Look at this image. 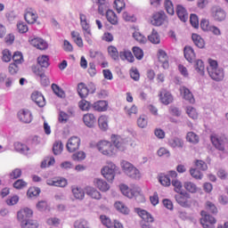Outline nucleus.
<instances>
[{"label":"nucleus","mask_w":228,"mask_h":228,"mask_svg":"<svg viewBox=\"0 0 228 228\" xmlns=\"http://www.w3.org/2000/svg\"><path fill=\"white\" fill-rule=\"evenodd\" d=\"M110 142L106 140L99 142L96 145L98 151L105 156L113 157L117 154V150L124 151L127 148V142L120 136L112 135L110 137Z\"/></svg>","instance_id":"1"},{"label":"nucleus","mask_w":228,"mask_h":228,"mask_svg":"<svg viewBox=\"0 0 228 228\" xmlns=\"http://www.w3.org/2000/svg\"><path fill=\"white\" fill-rule=\"evenodd\" d=\"M208 66L207 68L209 77L216 82H220L224 77L223 68L218 67V63L216 60L208 59Z\"/></svg>","instance_id":"2"},{"label":"nucleus","mask_w":228,"mask_h":228,"mask_svg":"<svg viewBox=\"0 0 228 228\" xmlns=\"http://www.w3.org/2000/svg\"><path fill=\"white\" fill-rule=\"evenodd\" d=\"M121 170L123 173L127 175V177L134 180H140L142 174L138 168H136L133 164L127 160H121L120 163Z\"/></svg>","instance_id":"3"},{"label":"nucleus","mask_w":228,"mask_h":228,"mask_svg":"<svg viewBox=\"0 0 228 228\" xmlns=\"http://www.w3.org/2000/svg\"><path fill=\"white\" fill-rule=\"evenodd\" d=\"M119 191H121V194H123V196L126 197L127 199L137 200L140 198L141 200H143L142 190L139 186L129 188L126 184L123 183L119 185Z\"/></svg>","instance_id":"4"},{"label":"nucleus","mask_w":228,"mask_h":228,"mask_svg":"<svg viewBox=\"0 0 228 228\" xmlns=\"http://www.w3.org/2000/svg\"><path fill=\"white\" fill-rule=\"evenodd\" d=\"M79 17H80V25L82 28L85 41L89 45H93L94 41H93V33H92V29H91V25H90L89 21L87 20V18L85 14L81 13Z\"/></svg>","instance_id":"5"},{"label":"nucleus","mask_w":228,"mask_h":228,"mask_svg":"<svg viewBox=\"0 0 228 228\" xmlns=\"http://www.w3.org/2000/svg\"><path fill=\"white\" fill-rule=\"evenodd\" d=\"M191 194L185 191H181L175 195L176 203L184 208H191L192 201L191 200Z\"/></svg>","instance_id":"6"},{"label":"nucleus","mask_w":228,"mask_h":228,"mask_svg":"<svg viewBox=\"0 0 228 228\" xmlns=\"http://www.w3.org/2000/svg\"><path fill=\"white\" fill-rule=\"evenodd\" d=\"M117 166L113 162L108 164L102 168V174L108 182H113L116 177Z\"/></svg>","instance_id":"7"},{"label":"nucleus","mask_w":228,"mask_h":228,"mask_svg":"<svg viewBox=\"0 0 228 228\" xmlns=\"http://www.w3.org/2000/svg\"><path fill=\"white\" fill-rule=\"evenodd\" d=\"M213 145L219 151H224L228 145V139L224 135L213 134L210 137Z\"/></svg>","instance_id":"8"},{"label":"nucleus","mask_w":228,"mask_h":228,"mask_svg":"<svg viewBox=\"0 0 228 228\" xmlns=\"http://www.w3.org/2000/svg\"><path fill=\"white\" fill-rule=\"evenodd\" d=\"M201 216L200 223L203 228H215L216 220L214 216L208 215V212L204 210L201 211Z\"/></svg>","instance_id":"9"},{"label":"nucleus","mask_w":228,"mask_h":228,"mask_svg":"<svg viewBox=\"0 0 228 228\" xmlns=\"http://www.w3.org/2000/svg\"><path fill=\"white\" fill-rule=\"evenodd\" d=\"M33 216V210L29 208H24L18 211L17 219L21 224L29 220Z\"/></svg>","instance_id":"10"},{"label":"nucleus","mask_w":228,"mask_h":228,"mask_svg":"<svg viewBox=\"0 0 228 228\" xmlns=\"http://www.w3.org/2000/svg\"><path fill=\"white\" fill-rule=\"evenodd\" d=\"M179 92L182 98L188 102L190 104L195 103V98L193 97V93H191V89H188V87L185 86H181Z\"/></svg>","instance_id":"11"},{"label":"nucleus","mask_w":228,"mask_h":228,"mask_svg":"<svg viewBox=\"0 0 228 228\" xmlns=\"http://www.w3.org/2000/svg\"><path fill=\"white\" fill-rule=\"evenodd\" d=\"M159 97L160 102L164 105H169L174 102V96L172 93H170V91H166V89H161V91H159Z\"/></svg>","instance_id":"12"},{"label":"nucleus","mask_w":228,"mask_h":228,"mask_svg":"<svg viewBox=\"0 0 228 228\" xmlns=\"http://www.w3.org/2000/svg\"><path fill=\"white\" fill-rule=\"evenodd\" d=\"M46 184L52 187L65 188L68 185V181L63 177H55L46 180Z\"/></svg>","instance_id":"13"},{"label":"nucleus","mask_w":228,"mask_h":228,"mask_svg":"<svg viewBox=\"0 0 228 228\" xmlns=\"http://www.w3.org/2000/svg\"><path fill=\"white\" fill-rule=\"evenodd\" d=\"M167 20V16L165 12H156L153 14L151 22L153 26L160 27L166 22Z\"/></svg>","instance_id":"14"},{"label":"nucleus","mask_w":228,"mask_h":228,"mask_svg":"<svg viewBox=\"0 0 228 228\" xmlns=\"http://www.w3.org/2000/svg\"><path fill=\"white\" fill-rule=\"evenodd\" d=\"M29 43L32 46L41 51L47 50L48 47L47 42L41 37H34L29 39Z\"/></svg>","instance_id":"15"},{"label":"nucleus","mask_w":228,"mask_h":228,"mask_svg":"<svg viewBox=\"0 0 228 228\" xmlns=\"http://www.w3.org/2000/svg\"><path fill=\"white\" fill-rule=\"evenodd\" d=\"M158 59H159V61L162 64L161 67L164 69H169L168 55L166 51H164L163 49H159L158 50Z\"/></svg>","instance_id":"16"},{"label":"nucleus","mask_w":228,"mask_h":228,"mask_svg":"<svg viewBox=\"0 0 228 228\" xmlns=\"http://www.w3.org/2000/svg\"><path fill=\"white\" fill-rule=\"evenodd\" d=\"M135 212L137 213V215L146 223H150L152 224L154 223L155 219L152 216V215L151 213H149L147 210L145 209H142L140 208H135Z\"/></svg>","instance_id":"17"},{"label":"nucleus","mask_w":228,"mask_h":228,"mask_svg":"<svg viewBox=\"0 0 228 228\" xmlns=\"http://www.w3.org/2000/svg\"><path fill=\"white\" fill-rule=\"evenodd\" d=\"M135 212L137 213V215L146 223H150L152 224L154 223L155 219L152 216V215L151 213H149L147 210L145 209H142L140 208H135Z\"/></svg>","instance_id":"18"},{"label":"nucleus","mask_w":228,"mask_h":228,"mask_svg":"<svg viewBox=\"0 0 228 228\" xmlns=\"http://www.w3.org/2000/svg\"><path fill=\"white\" fill-rule=\"evenodd\" d=\"M135 212L137 213V215L146 223H150L152 224L154 223L155 219L152 216V215L151 213H149L147 210L145 209H142L140 208H135Z\"/></svg>","instance_id":"19"},{"label":"nucleus","mask_w":228,"mask_h":228,"mask_svg":"<svg viewBox=\"0 0 228 228\" xmlns=\"http://www.w3.org/2000/svg\"><path fill=\"white\" fill-rule=\"evenodd\" d=\"M176 15L178 17V19L182 21V22H187L189 20V13L187 9L182 5V4H177L176 5Z\"/></svg>","instance_id":"20"},{"label":"nucleus","mask_w":228,"mask_h":228,"mask_svg":"<svg viewBox=\"0 0 228 228\" xmlns=\"http://www.w3.org/2000/svg\"><path fill=\"white\" fill-rule=\"evenodd\" d=\"M94 186L102 192H107L110 190V184L103 179L95 178L94 180Z\"/></svg>","instance_id":"21"},{"label":"nucleus","mask_w":228,"mask_h":228,"mask_svg":"<svg viewBox=\"0 0 228 228\" xmlns=\"http://www.w3.org/2000/svg\"><path fill=\"white\" fill-rule=\"evenodd\" d=\"M32 101L40 108L45 106V98H44V94L42 93H38V91H34L31 94Z\"/></svg>","instance_id":"22"},{"label":"nucleus","mask_w":228,"mask_h":228,"mask_svg":"<svg viewBox=\"0 0 228 228\" xmlns=\"http://www.w3.org/2000/svg\"><path fill=\"white\" fill-rule=\"evenodd\" d=\"M80 139L77 136L71 137L67 143V149L69 152H74L79 148Z\"/></svg>","instance_id":"23"},{"label":"nucleus","mask_w":228,"mask_h":228,"mask_svg":"<svg viewBox=\"0 0 228 228\" xmlns=\"http://www.w3.org/2000/svg\"><path fill=\"white\" fill-rule=\"evenodd\" d=\"M18 118L23 123H31L33 120V116L31 115V111L28 110H22L18 112Z\"/></svg>","instance_id":"24"},{"label":"nucleus","mask_w":228,"mask_h":228,"mask_svg":"<svg viewBox=\"0 0 228 228\" xmlns=\"http://www.w3.org/2000/svg\"><path fill=\"white\" fill-rule=\"evenodd\" d=\"M86 193L87 196H89L93 200H100L102 199L101 192L94 187L87 186L86 188Z\"/></svg>","instance_id":"25"},{"label":"nucleus","mask_w":228,"mask_h":228,"mask_svg":"<svg viewBox=\"0 0 228 228\" xmlns=\"http://www.w3.org/2000/svg\"><path fill=\"white\" fill-rule=\"evenodd\" d=\"M94 4H97L99 13L101 15H104L105 12H107L110 4L106 0H92Z\"/></svg>","instance_id":"26"},{"label":"nucleus","mask_w":228,"mask_h":228,"mask_svg":"<svg viewBox=\"0 0 228 228\" xmlns=\"http://www.w3.org/2000/svg\"><path fill=\"white\" fill-rule=\"evenodd\" d=\"M213 19L217 22L224 21V20L226 19L225 12L220 7L214 9Z\"/></svg>","instance_id":"27"},{"label":"nucleus","mask_w":228,"mask_h":228,"mask_svg":"<svg viewBox=\"0 0 228 228\" xmlns=\"http://www.w3.org/2000/svg\"><path fill=\"white\" fill-rule=\"evenodd\" d=\"M168 145L173 149H183L184 147V141L179 137H173L168 140Z\"/></svg>","instance_id":"28"},{"label":"nucleus","mask_w":228,"mask_h":228,"mask_svg":"<svg viewBox=\"0 0 228 228\" xmlns=\"http://www.w3.org/2000/svg\"><path fill=\"white\" fill-rule=\"evenodd\" d=\"M183 53H184V58L186 59L187 61L189 62L195 61V58H196L195 51L191 46H185Z\"/></svg>","instance_id":"29"},{"label":"nucleus","mask_w":228,"mask_h":228,"mask_svg":"<svg viewBox=\"0 0 228 228\" xmlns=\"http://www.w3.org/2000/svg\"><path fill=\"white\" fill-rule=\"evenodd\" d=\"M183 188L187 192H189L191 194H195V193L199 192V187L197 186V184L191 181L184 182Z\"/></svg>","instance_id":"30"},{"label":"nucleus","mask_w":228,"mask_h":228,"mask_svg":"<svg viewBox=\"0 0 228 228\" xmlns=\"http://www.w3.org/2000/svg\"><path fill=\"white\" fill-rule=\"evenodd\" d=\"M148 41L152 45H159L161 37L156 29H152L151 33L148 36Z\"/></svg>","instance_id":"31"},{"label":"nucleus","mask_w":228,"mask_h":228,"mask_svg":"<svg viewBox=\"0 0 228 228\" xmlns=\"http://www.w3.org/2000/svg\"><path fill=\"white\" fill-rule=\"evenodd\" d=\"M83 121L86 126L92 128L96 123V118L94 114L88 113L84 116Z\"/></svg>","instance_id":"32"},{"label":"nucleus","mask_w":228,"mask_h":228,"mask_svg":"<svg viewBox=\"0 0 228 228\" xmlns=\"http://www.w3.org/2000/svg\"><path fill=\"white\" fill-rule=\"evenodd\" d=\"M24 19L28 24H35L37 22V20L38 19V15L37 12L33 11H28L25 13Z\"/></svg>","instance_id":"33"},{"label":"nucleus","mask_w":228,"mask_h":228,"mask_svg":"<svg viewBox=\"0 0 228 228\" xmlns=\"http://www.w3.org/2000/svg\"><path fill=\"white\" fill-rule=\"evenodd\" d=\"M108 102L106 101H99L92 105V108L99 112H103L108 110Z\"/></svg>","instance_id":"34"},{"label":"nucleus","mask_w":228,"mask_h":228,"mask_svg":"<svg viewBox=\"0 0 228 228\" xmlns=\"http://www.w3.org/2000/svg\"><path fill=\"white\" fill-rule=\"evenodd\" d=\"M14 149L17 151H19L20 153H23L25 155L31 154L30 148L27 144H23L21 142H15L14 143Z\"/></svg>","instance_id":"35"},{"label":"nucleus","mask_w":228,"mask_h":228,"mask_svg":"<svg viewBox=\"0 0 228 228\" xmlns=\"http://www.w3.org/2000/svg\"><path fill=\"white\" fill-rule=\"evenodd\" d=\"M119 58H121V61H127L131 63L134 61V57L129 50H123L119 52Z\"/></svg>","instance_id":"36"},{"label":"nucleus","mask_w":228,"mask_h":228,"mask_svg":"<svg viewBox=\"0 0 228 228\" xmlns=\"http://www.w3.org/2000/svg\"><path fill=\"white\" fill-rule=\"evenodd\" d=\"M114 208L118 212L123 215H128L130 213V209L122 201H116V203H114Z\"/></svg>","instance_id":"37"},{"label":"nucleus","mask_w":228,"mask_h":228,"mask_svg":"<svg viewBox=\"0 0 228 228\" xmlns=\"http://www.w3.org/2000/svg\"><path fill=\"white\" fill-rule=\"evenodd\" d=\"M133 38L140 45H145L148 42L147 37L143 34H141L139 30L133 32Z\"/></svg>","instance_id":"38"},{"label":"nucleus","mask_w":228,"mask_h":228,"mask_svg":"<svg viewBox=\"0 0 228 228\" xmlns=\"http://www.w3.org/2000/svg\"><path fill=\"white\" fill-rule=\"evenodd\" d=\"M158 182L162 185L163 187H169L171 185V179L167 175L165 174H159L158 175Z\"/></svg>","instance_id":"39"},{"label":"nucleus","mask_w":228,"mask_h":228,"mask_svg":"<svg viewBox=\"0 0 228 228\" xmlns=\"http://www.w3.org/2000/svg\"><path fill=\"white\" fill-rule=\"evenodd\" d=\"M106 16L108 21L112 24V25H117L118 23V18L117 14L112 11L108 8L106 11Z\"/></svg>","instance_id":"40"},{"label":"nucleus","mask_w":228,"mask_h":228,"mask_svg":"<svg viewBox=\"0 0 228 228\" xmlns=\"http://www.w3.org/2000/svg\"><path fill=\"white\" fill-rule=\"evenodd\" d=\"M194 69L200 76H204L206 73V67L202 60H197L194 64Z\"/></svg>","instance_id":"41"},{"label":"nucleus","mask_w":228,"mask_h":228,"mask_svg":"<svg viewBox=\"0 0 228 228\" xmlns=\"http://www.w3.org/2000/svg\"><path fill=\"white\" fill-rule=\"evenodd\" d=\"M99 127L102 131H107L109 128V117L102 115L98 119Z\"/></svg>","instance_id":"42"},{"label":"nucleus","mask_w":228,"mask_h":228,"mask_svg":"<svg viewBox=\"0 0 228 228\" xmlns=\"http://www.w3.org/2000/svg\"><path fill=\"white\" fill-rule=\"evenodd\" d=\"M191 38H192V41H193L194 45L198 48L202 49L206 45V43L204 42V39L200 35L192 34Z\"/></svg>","instance_id":"43"},{"label":"nucleus","mask_w":228,"mask_h":228,"mask_svg":"<svg viewBox=\"0 0 228 228\" xmlns=\"http://www.w3.org/2000/svg\"><path fill=\"white\" fill-rule=\"evenodd\" d=\"M164 8L170 16H174L175 12V6L174 4L171 0H164Z\"/></svg>","instance_id":"44"},{"label":"nucleus","mask_w":228,"mask_h":228,"mask_svg":"<svg viewBox=\"0 0 228 228\" xmlns=\"http://www.w3.org/2000/svg\"><path fill=\"white\" fill-rule=\"evenodd\" d=\"M71 37L76 45L82 48L84 46L83 39L78 31H71Z\"/></svg>","instance_id":"45"},{"label":"nucleus","mask_w":228,"mask_h":228,"mask_svg":"<svg viewBox=\"0 0 228 228\" xmlns=\"http://www.w3.org/2000/svg\"><path fill=\"white\" fill-rule=\"evenodd\" d=\"M72 193L76 200H83L85 199V191L82 188L73 187Z\"/></svg>","instance_id":"46"},{"label":"nucleus","mask_w":228,"mask_h":228,"mask_svg":"<svg viewBox=\"0 0 228 228\" xmlns=\"http://www.w3.org/2000/svg\"><path fill=\"white\" fill-rule=\"evenodd\" d=\"M13 81V77H6L4 74H0V83H4L6 88L12 87Z\"/></svg>","instance_id":"47"},{"label":"nucleus","mask_w":228,"mask_h":228,"mask_svg":"<svg viewBox=\"0 0 228 228\" xmlns=\"http://www.w3.org/2000/svg\"><path fill=\"white\" fill-rule=\"evenodd\" d=\"M190 175H191V177L194 179V180H197V181H202V179L204 178V174H202V172H200L199 169L197 168H193L191 167L190 169Z\"/></svg>","instance_id":"48"},{"label":"nucleus","mask_w":228,"mask_h":228,"mask_svg":"<svg viewBox=\"0 0 228 228\" xmlns=\"http://www.w3.org/2000/svg\"><path fill=\"white\" fill-rule=\"evenodd\" d=\"M108 52H109V55L110 56V58H112V60H114V61L118 60V57L120 56V53H118L116 46L110 45L108 47Z\"/></svg>","instance_id":"49"},{"label":"nucleus","mask_w":228,"mask_h":228,"mask_svg":"<svg viewBox=\"0 0 228 228\" xmlns=\"http://www.w3.org/2000/svg\"><path fill=\"white\" fill-rule=\"evenodd\" d=\"M186 141L192 143V144H197L200 142L199 135L193 132H189L186 134Z\"/></svg>","instance_id":"50"},{"label":"nucleus","mask_w":228,"mask_h":228,"mask_svg":"<svg viewBox=\"0 0 228 228\" xmlns=\"http://www.w3.org/2000/svg\"><path fill=\"white\" fill-rule=\"evenodd\" d=\"M21 228H38V223L35 220L28 219L20 224Z\"/></svg>","instance_id":"51"},{"label":"nucleus","mask_w":228,"mask_h":228,"mask_svg":"<svg viewBox=\"0 0 228 228\" xmlns=\"http://www.w3.org/2000/svg\"><path fill=\"white\" fill-rule=\"evenodd\" d=\"M77 92L81 98H86L89 94L88 87L84 84H78Z\"/></svg>","instance_id":"52"},{"label":"nucleus","mask_w":228,"mask_h":228,"mask_svg":"<svg viewBox=\"0 0 228 228\" xmlns=\"http://www.w3.org/2000/svg\"><path fill=\"white\" fill-rule=\"evenodd\" d=\"M37 62L41 68L47 69L49 66V58L47 55H41L37 58Z\"/></svg>","instance_id":"53"},{"label":"nucleus","mask_w":228,"mask_h":228,"mask_svg":"<svg viewBox=\"0 0 228 228\" xmlns=\"http://www.w3.org/2000/svg\"><path fill=\"white\" fill-rule=\"evenodd\" d=\"M171 184L176 193H181L183 190V183L178 179H173Z\"/></svg>","instance_id":"54"},{"label":"nucleus","mask_w":228,"mask_h":228,"mask_svg":"<svg viewBox=\"0 0 228 228\" xmlns=\"http://www.w3.org/2000/svg\"><path fill=\"white\" fill-rule=\"evenodd\" d=\"M63 151V144L61 141H56L53 146L54 155H60Z\"/></svg>","instance_id":"55"},{"label":"nucleus","mask_w":228,"mask_h":228,"mask_svg":"<svg viewBox=\"0 0 228 228\" xmlns=\"http://www.w3.org/2000/svg\"><path fill=\"white\" fill-rule=\"evenodd\" d=\"M133 53L136 60L141 61L143 59L144 53L143 50L138 46L133 47Z\"/></svg>","instance_id":"56"},{"label":"nucleus","mask_w":228,"mask_h":228,"mask_svg":"<svg viewBox=\"0 0 228 228\" xmlns=\"http://www.w3.org/2000/svg\"><path fill=\"white\" fill-rule=\"evenodd\" d=\"M74 228H89V223L86 219H78L75 221Z\"/></svg>","instance_id":"57"},{"label":"nucleus","mask_w":228,"mask_h":228,"mask_svg":"<svg viewBox=\"0 0 228 228\" xmlns=\"http://www.w3.org/2000/svg\"><path fill=\"white\" fill-rule=\"evenodd\" d=\"M186 113L192 119L199 118V113H197V110H195L193 107L188 106L186 108Z\"/></svg>","instance_id":"58"},{"label":"nucleus","mask_w":228,"mask_h":228,"mask_svg":"<svg viewBox=\"0 0 228 228\" xmlns=\"http://www.w3.org/2000/svg\"><path fill=\"white\" fill-rule=\"evenodd\" d=\"M27 195L30 199L40 195V188H38V187H30L28 190Z\"/></svg>","instance_id":"59"},{"label":"nucleus","mask_w":228,"mask_h":228,"mask_svg":"<svg viewBox=\"0 0 228 228\" xmlns=\"http://www.w3.org/2000/svg\"><path fill=\"white\" fill-rule=\"evenodd\" d=\"M125 113L126 116L132 117L133 115L138 114V107L136 105H132L130 108L125 107Z\"/></svg>","instance_id":"60"},{"label":"nucleus","mask_w":228,"mask_h":228,"mask_svg":"<svg viewBox=\"0 0 228 228\" xmlns=\"http://www.w3.org/2000/svg\"><path fill=\"white\" fill-rule=\"evenodd\" d=\"M137 126L140 128H146L148 126V118L146 116H140L137 118Z\"/></svg>","instance_id":"61"},{"label":"nucleus","mask_w":228,"mask_h":228,"mask_svg":"<svg viewBox=\"0 0 228 228\" xmlns=\"http://www.w3.org/2000/svg\"><path fill=\"white\" fill-rule=\"evenodd\" d=\"M52 89L57 96L61 98H63L65 96L64 91H62V89H61L59 86H56V84H52Z\"/></svg>","instance_id":"62"},{"label":"nucleus","mask_w":228,"mask_h":228,"mask_svg":"<svg viewBox=\"0 0 228 228\" xmlns=\"http://www.w3.org/2000/svg\"><path fill=\"white\" fill-rule=\"evenodd\" d=\"M69 118H70L69 116L66 112L64 111L59 112L58 120L60 123L66 124Z\"/></svg>","instance_id":"63"},{"label":"nucleus","mask_w":228,"mask_h":228,"mask_svg":"<svg viewBox=\"0 0 228 228\" xmlns=\"http://www.w3.org/2000/svg\"><path fill=\"white\" fill-rule=\"evenodd\" d=\"M79 108L84 110V111H87L89 110L91 108H93V105H91V103L86 100H82L79 102Z\"/></svg>","instance_id":"64"}]
</instances>
